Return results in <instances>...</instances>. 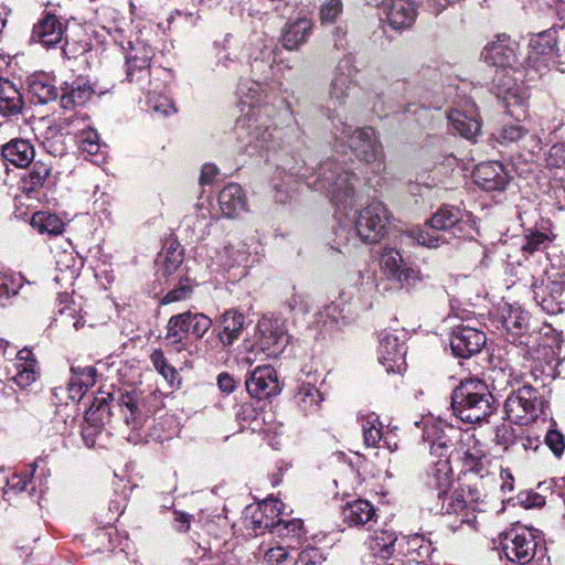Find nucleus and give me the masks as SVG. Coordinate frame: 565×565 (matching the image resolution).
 Instances as JSON below:
<instances>
[{
    "instance_id": "nucleus-1",
    "label": "nucleus",
    "mask_w": 565,
    "mask_h": 565,
    "mask_svg": "<svg viewBox=\"0 0 565 565\" xmlns=\"http://www.w3.org/2000/svg\"><path fill=\"white\" fill-rule=\"evenodd\" d=\"M292 174L305 179L308 188L324 192L338 209L347 212L353 207L355 202L354 184L359 182V178L345 170L337 160H326L309 175L299 170Z\"/></svg>"
},
{
    "instance_id": "nucleus-2",
    "label": "nucleus",
    "mask_w": 565,
    "mask_h": 565,
    "mask_svg": "<svg viewBox=\"0 0 565 565\" xmlns=\"http://www.w3.org/2000/svg\"><path fill=\"white\" fill-rule=\"evenodd\" d=\"M470 214L454 205H443L422 226L409 232L419 245L437 248L449 244L452 237L465 234Z\"/></svg>"
},
{
    "instance_id": "nucleus-3",
    "label": "nucleus",
    "mask_w": 565,
    "mask_h": 565,
    "mask_svg": "<svg viewBox=\"0 0 565 565\" xmlns=\"http://www.w3.org/2000/svg\"><path fill=\"white\" fill-rule=\"evenodd\" d=\"M451 409L465 423H481L495 411L494 397L483 381L466 379L451 393Z\"/></svg>"
},
{
    "instance_id": "nucleus-4",
    "label": "nucleus",
    "mask_w": 565,
    "mask_h": 565,
    "mask_svg": "<svg viewBox=\"0 0 565 565\" xmlns=\"http://www.w3.org/2000/svg\"><path fill=\"white\" fill-rule=\"evenodd\" d=\"M271 105L259 106L257 113L241 115L236 120V129L246 131L245 151L249 156L276 150L280 147V130L271 122Z\"/></svg>"
},
{
    "instance_id": "nucleus-5",
    "label": "nucleus",
    "mask_w": 565,
    "mask_h": 565,
    "mask_svg": "<svg viewBox=\"0 0 565 565\" xmlns=\"http://www.w3.org/2000/svg\"><path fill=\"white\" fill-rule=\"evenodd\" d=\"M340 134L337 135L338 139L347 141L349 148L355 157L365 163L373 164V171L380 173L384 171V154L379 136L373 128H352L345 122H342Z\"/></svg>"
},
{
    "instance_id": "nucleus-6",
    "label": "nucleus",
    "mask_w": 565,
    "mask_h": 565,
    "mask_svg": "<svg viewBox=\"0 0 565 565\" xmlns=\"http://www.w3.org/2000/svg\"><path fill=\"white\" fill-rule=\"evenodd\" d=\"M545 404L546 401L540 388L526 381L508 396L504 411L511 422L525 425L534 422L544 413Z\"/></svg>"
},
{
    "instance_id": "nucleus-7",
    "label": "nucleus",
    "mask_w": 565,
    "mask_h": 565,
    "mask_svg": "<svg viewBox=\"0 0 565 565\" xmlns=\"http://www.w3.org/2000/svg\"><path fill=\"white\" fill-rule=\"evenodd\" d=\"M391 214L380 201H373L359 214L355 223L358 236L365 243H377L386 234Z\"/></svg>"
},
{
    "instance_id": "nucleus-8",
    "label": "nucleus",
    "mask_w": 565,
    "mask_h": 565,
    "mask_svg": "<svg viewBox=\"0 0 565 565\" xmlns=\"http://www.w3.org/2000/svg\"><path fill=\"white\" fill-rule=\"evenodd\" d=\"M503 327L509 333V341L511 342V349L509 354L522 355L523 360L530 361L534 359V352L532 350L534 339L525 334L529 329V316L527 312L521 309H510L508 315L503 317Z\"/></svg>"
},
{
    "instance_id": "nucleus-9",
    "label": "nucleus",
    "mask_w": 565,
    "mask_h": 565,
    "mask_svg": "<svg viewBox=\"0 0 565 565\" xmlns=\"http://www.w3.org/2000/svg\"><path fill=\"white\" fill-rule=\"evenodd\" d=\"M500 545L510 562L525 565L533 559L537 543L531 530L515 526L501 534Z\"/></svg>"
},
{
    "instance_id": "nucleus-10",
    "label": "nucleus",
    "mask_w": 565,
    "mask_h": 565,
    "mask_svg": "<svg viewBox=\"0 0 565 565\" xmlns=\"http://www.w3.org/2000/svg\"><path fill=\"white\" fill-rule=\"evenodd\" d=\"M115 411H118L122 415L127 426H130L132 429L141 427L143 416L137 405L136 398L130 394L120 395L117 399L110 397L109 403L106 398H96L87 413V420H90L94 415H97L102 420L105 415L107 417L113 416Z\"/></svg>"
},
{
    "instance_id": "nucleus-11",
    "label": "nucleus",
    "mask_w": 565,
    "mask_h": 565,
    "mask_svg": "<svg viewBox=\"0 0 565 565\" xmlns=\"http://www.w3.org/2000/svg\"><path fill=\"white\" fill-rule=\"evenodd\" d=\"M212 326V320L199 312L179 315V353L188 351L190 355L199 351L198 340L203 338Z\"/></svg>"
},
{
    "instance_id": "nucleus-12",
    "label": "nucleus",
    "mask_w": 565,
    "mask_h": 565,
    "mask_svg": "<svg viewBox=\"0 0 565 565\" xmlns=\"http://www.w3.org/2000/svg\"><path fill=\"white\" fill-rule=\"evenodd\" d=\"M356 73L358 70L351 60L344 58L338 63L329 88V105L333 107V113L328 115L329 118L335 119L340 117L338 109L345 105Z\"/></svg>"
},
{
    "instance_id": "nucleus-13",
    "label": "nucleus",
    "mask_w": 565,
    "mask_h": 565,
    "mask_svg": "<svg viewBox=\"0 0 565 565\" xmlns=\"http://www.w3.org/2000/svg\"><path fill=\"white\" fill-rule=\"evenodd\" d=\"M515 68H495L492 76V90L495 96L510 105H522L529 98V93L522 82L515 76Z\"/></svg>"
},
{
    "instance_id": "nucleus-14",
    "label": "nucleus",
    "mask_w": 565,
    "mask_h": 565,
    "mask_svg": "<svg viewBox=\"0 0 565 565\" xmlns=\"http://www.w3.org/2000/svg\"><path fill=\"white\" fill-rule=\"evenodd\" d=\"M377 359L387 373H401L405 369L406 350L404 343L391 331H382L379 335Z\"/></svg>"
},
{
    "instance_id": "nucleus-15",
    "label": "nucleus",
    "mask_w": 565,
    "mask_h": 565,
    "mask_svg": "<svg viewBox=\"0 0 565 565\" xmlns=\"http://www.w3.org/2000/svg\"><path fill=\"white\" fill-rule=\"evenodd\" d=\"M381 264L384 274L401 286H412L422 280L420 270L407 265L401 253L394 248L385 249Z\"/></svg>"
},
{
    "instance_id": "nucleus-16",
    "label": "nucleus",
    "mask_w": 565,
    "mask_h": 565,
    "mask_svg": "<svg viewBox=\"0 0 565 565\" xmlns=\"http://www.w3.org/2000/svg\"><path fill=\"white\" fill-rule=\"evenodd\" d=\"M519 43L507 34H500L497 40L484 49V61L495 68H515L519 61Z\"/></svg>"
},
{
    "instance_id": "nucleus-17",
    "label": "nucleus",
    "mask_w": 565,
    "mask_h": 565,
    "mask_svg": "<svg viewBox=\"0 0 565 565\" xmlns=\"http://www.w3.org/2000/svg\"><path fill=\"white\" fill-rule=\"evenodd\" d=\"M534 299L548 315H557L565 306V281L558 278L547 277L546 284L537 286L533 284Z\"/></svg>"
},
{
    "instance_id": "nucleus-18",
    "label": "nucleus",
    "mask_w": 565,
    "mask_h": 565,
    "mask_svg": "<svg viewBox=\"0 0 565 565\" xmlns=\"http://www.w3.org/2000/svg\"><path fill=\"white\" fill-rule=\"evenodd\" d=\"M520 425L514 427L512 422H504L495 428L494 441L501 446L503 450H511L520 454L529 449H536L539 440L525 435V430Z\"/></svg>"
},
{
    "instance_id": "nucleus-19",
    "label": "nucleus",
    "mask_w": 565,
    "mask_h": 565,
    "mask_svg": "<svg viewBox=\"0 0 565 565\" xmlns=\"http://www.w3.org/2000/svg\"><path fill=\"white\" fill-rule=\"evenodd\" d=\"M282 503L277 499H266L255 507H248L246 510L247 526L262 531H274L277 523L280 521Z\"/></svg>"
},
{
    "instance_id": "nucleus-20",
    "label": "nucleus",
    "mask_w": 565,
    "mask_h": 565,
    "mask_svg": "<svg viewBox=\"0 0 565 565\" xmlns=\"http://www.w3.org/2000/svg\"><path fill=\"white\" fill-rule=\"evenodd\" d=\"M486 334L468 326H458L450 337V348L455 355L467 359L481 351L486 344Z\"/></svg>"
},
{
    "instance_id": "nucleus-21",
    "label": "nucleus",
    "mask_w": 565,
    "mask_h": 565,
    "mask_svg": "<svg viewBox=\"0 0 565 565\" xmlns=\"http://www.w3.org/2000/svg\"><path fill=\"white\" fill-rule=\"evenodd\" d=\"M246 390L250 396L263 399L279 393L276 371L270 365L257 366L246 379Z\"/></svg>"
},
{
    "instance_id": "nucleus-22",
    "label": "nucleus",
    "mask_w": 565,
    "mask_h": 565,
    "mask_svg": "<svg viewBox=\"0 0 565 565\" xmlns=\"http://www.w3.org/2000/svg\"><path fill=\"white\" fill-rule=\"evenodd\" d=\"M472 179L484 191H502L509 181L504 167L498 161L479 163L472 172Z\"/></svg>"
},
{
    "instance_id": "nucleus-23",
    "label": "nucleus",
    "mask_w": 565,
    "mask_h": 565,
    "mask_svg": "<svg viewBox=\"0 0 565 565\" xmlns=\"http://www.w3.org/2000/svg\"><path fill=\"white\" fill-rule=\"evenodd\" d=\"M237 97L239 99V107L242 115H248L250 113H257L259 106L269 105L268 103H262L266 94V86L252 78H243L239 81L237 86Z\"/></svg>"
},
{
    "instance_id": "nucleus-24",
    "label": "nucleus",
    "mask_w": 565,
    "mask_h": 565,
    "mask_svg": "<svg viewBox=\"0 0 565 565\" xmlns=\"http://www.w3.org/2000/svg\"><path fill=\"white\" fill-rule=\"evenodd\" d=\"M25 107L20 88L8 78H0V115L8 119L18 118Z\"/></svg>"
},
{
    "instance_id": "nucleus-25",
    "label": "nucleus",
    "mask_w": 565,
    "mask_h": 565,
    "mask_svg": "<svg viewBox=\"0 0 565 565\" xmlns=\"http://www.w3.org/2000/svg\"><path fill=\"white\" fill-rule=\"evenodd\" d=\"M64 28L55 14L46 13L32 30L31 40L45 47H51L62 41Z\"/></svg>"
},
{
    "instance_id": "nucleus-26",
    "label": "nucleus",
    "mask_w": 565,
    "mask_h": 565,
    "mask_svg": "<svg viewBox=\"0 0 565 565\" xmlns=\"http://www.w3.org/2000/svg\"><path fill=\"white\" fill-rule=\"evenodd\" d=\"M424 440L428 443L430 454L439 459L437 462L440 466L438 471L446 470L445 477H447L449 470L447 458L450 448L454 446L452 439L444 431H440L438 426L433 425L425 428Z\"/></svg>"
},
{
    "instance_id": "nucleus-27",
    "label": "nucleus",
    "mask_w": 565,
    "mask_h": 565,
    "mask_svg": "<svg viewBox=\"0 0 565 565\" xmlns=\"http://www.w3.org/2000/svg\"><path fill=\"white\" fill-rule=\"evenodd\" d=\"M217 201L222 214L227 217H236L247 209L245 192L237 183L225 185L220 191Z\"/></svg>"
},
{
    "instance_id": "nucleus-28",
    "label": "nucleus",
    "mask_w": 565,
    "mask_h": 565,
    "mask_svg": "<svg viewBox=\"0 0 565 565\" xmlns=\"http://www.w3.org/2000/svg\"><path fill=\"white\" fill-rule=\"evenodd\" d=\"M342 518L350 526H364L376 522V510L370 501L358 499L342 508Z\"/></svg>"
},
{
    "instance_id": "nucleus-29",
    "label": "nucleus",
    "mask_w": 565,
    "mask_h": 565,
    "mask_svg": "<svg viewBox=\"0 0 565 565\" xmlns=\"http://www.w3.org/2000/svg\"><path fill=\"white\" fill-rule=\"evenodd\" d=\"M386 17L393 29L409 28L417 15V10L412 0H391L386 3Z\"/></svg>"
},
{
    "instance_id": "nucleus-30",
    "label": "nucleus",
    "mask_w": 565,
    "mask_h": 565,
    "mask_svg": "<svg viewBox=\"0 0 565 565\" xmlns=\"http://www.w3.org/2000/svg\"><path fill=\"white\" fill-rule=\"evenodd\" d=\"M1 154L6 162L17 168H25L33 161L35 150L29 140L13 139L2 146Z\"/></svg>"
},
{
    "instance_id": "nucleus-31",
    "label": "nucleus",
    "mask_w": 565,
    "mask_h": 565,
    "mask_svg": "<svg viewBox=\"0 0 565 565\" xmlns=\"http://www.w3.org/2000/svg\"><path fill=\"white\" fill-rule=\"evenodd\" d=\"M312 22L308 18H298L288 22L282 31L281 43L285 49L292 51L306 43L311 34Z\"/></svg>"
},
{
    "instance_id": "nucleus-32",
    "label": "nucleus",
    "mask_w": 565,
    "mask_h": 565,
    "mask_svg": "<svg viewBox=\"0 0 565 565\" xmlns=\"http://www.w3.org/2000/svg\"><path fill=\"white\" fill-rule=\"evenodd\" d=\"M94 94L93 87L85 78H76L63 88L61 105L63 108H72L85 105Z\"/></svg>"
},
{
    "instance_id": "nucleus-33",
    "label": "nucleus",
    "mask_w": 565,
    "mask_h": 565,
    "mask_svg": "<svg viewBox=\"0 0 565 565\" xmlns=\"http://www.w3.org/2000/svg\"><path fill=\"white\" fill-rule=\"evenodd\" d=\"M31 102L47 104L57 98L58 93L52 79L44 74L32 75L28 81Z\"/></svg>"
},
{
    "instance_id": "nucleus-34",
    "label": "nucleus",
    "mask_w": 565,
    "mask_h": 565,
    "mask_svg": "<svg viewBox=\"0 0 565 565\" xmlns=\"http://www.w3.org/2000/svg\"><path fill=\"white\" fill-rule=\"evenodd\" d=\"M242 50L241 41L231 34H226L222 49L217 53L216 67L234 72L237 71L241 65Z\"/></svg>"
},
{
    "instance_id": "nucleus-35",
    "label": "nucleus",
    "mask_w": 565,
    "mask_h": 565,
    "mask_svg": "<svg viewBox=\"0 0 565 565\" xmlns=\"http://www.w3.org/2000/svg\"><path fill=\"white\" fill-rule=\"evenodd\" d=\"M556 44V31L553 29L533 35L529 43L531 60L536 61L539 55L545 58H553Z\"/></svg>"
},
{
    "instance_id": "nucleus-36",
    "label": "nucleus",
    "mask_w": 565,
    "mask_h": 565,
    "mask_svg": "<svg viewBox=\"0 0 565 565\" xmlns=\"http://www.w3.org/2000/svg\"><path fill=\"white\" fill-rule=\"evenodd\" d=\"M245 326V317L237 311H226L221 319L220 340L224 345L232 344L238 339Z\"/></svg>"
},
{
    "instance_id": "nucleus-37",
    "label": "nucleus",
    "mask_w": 565,
    "mask_h": 565,
    "mask_svg": "<svg viewBox=\"0 0 565 565\" xmlns=\"http://www.w3.org/2000/svg\"><path fill=\"white\" fill-rule=\"evenodd\" d=\"M448 120L452 129L467 139H472L480 131V122L473 116H469L461 110H450Z\"/></svg>"
},
{
    "instance_id": "nucleus-38",
    "label": "nucleus",
    "mask_w": 565,
    "mask_h": 565,
    "mask_svg": "<svg viewBox=\"0 0 565 565\" xmlns=\"http://www.w3.org/2000/svg\"><path fill=\"white\" fill-rule=\"evenodd\" d=\"M274 531L281 537L284 545L294 544L297 546V550L301 546V541L305 537L303 522L301 519L285 521L280 518Z\"/></svg>"
},
{
    "instance_id": "nucleus-39",
    "label": "nucleus",
    "mask_w": 565,
    "mask_h": 565,
    "mask_svg": "<svg viewBox=\"0 0 565 565\" xmlns=\"http://www.w3.org/2000/svg\"><path fill=\"white\" fill-rule=\"evenodd\" d=\"M295 402L306 415L315 414L320 408L322 396L315 385L307 383L299 386Z\"/></svg>"
},
{
    "instance_id": "nucleus-40",
    "label": "nucleus",
    "mask_w": 565,
    "mask_h": 565,
    "mask_svg": "<svg viewBox=\"0 0 565 565\" xmlns=\"http://www.w3.org/2000/svg\"><path fill=\"white\" fill-rule=\"evenodd\" d=\"M52 171L51 163L38 160L33 163L29 173L22 179V188L25 192H35L43 188Z\"/></svg>"
},
{
    "instance_id": "nucleus-41",
    "label": "nucleus",
    "mask_w": 565,
    "mask_h": 565,
    "mask_svg": "<svg viewBox=\"0 0 565 565\" xmlns=\"http://www.w3.org/2000/svg\"><path fill=\"white\" fill-rule=\"evenodd\" d=\"M459 444L463 463L483 460L482 458L487 455L484 446L476 438L473 433H460Z\"/></svg>"
},
{
    "instance_id": "nucleus-42",
    "label": "nucleus",
    "mask_w": 565,
    "mask_h": 565,
    "mask_svg": "<svg viewBox=\"0 0 565 565\" xmlns=\"http://www.w3.org/2000/svg\"><path fill=\"white\" fill-rule=\"evenodd\" d=\"M149 56L129 53L126 57V77L130 83L142 82L149 77Z\"/></svg>"
},
{
    "instance_id": "nucleus-43",
    "label": "nucleus",
    "mask_w": 565,
    "mask_h": 565,
    "mask_svg": "<svg viewBox=\"0 0 565 565\" xmlns=\"http://www.w3.org/2000/svg\"><path fill=\"white\" fill-rule=\"evenodd\" d=\"M257 330L260 337L256 343L262 353H265L273 347L277 345L285 334L277 324H274L270 321L259 322Z\"/></svg>"
},
{
    "instance_id": "nucleus-44",
    "label": "nucleus",
    "mask_w": 565,
    "mask_h": 565,
    "mask_svg": "<svg viewBox=\"0 0 565 565\" xmlns=\"http://www.w3.org/2000/svg\"><path fill=\"white\" fill-rule=\"evenodd\" d=\"M31 224L40 233H47L50 235H58L64 230V223L60 217L46 212H36L32 216Z\"/></svg>"
},
{
    "instance_id": "nucleus-45",
    "label": "nucleus",
    "mask_w": 565,
    "mask_h": 565,
    "mask_svg": "<svg viewBox=\"0 0 565 565\" xmlns=\"http://www.w3.org/2000/svg\"><path fill=\"white\" fill-rule=\"evenodd\" d=\"M445 488H447L449 486L448 476L445 477ZM438 498L443 499L441 510L447 514L459 513L460 511L469 508L465 493H461L460 490H456L447 497L446 489H441L438 492Z\"/></svg>"
},
{
    "instance_id": "nucleus-46",
    "label": "nucleus",
    "mask_w": 565,
    "mask_h": 565,
    "mask_svg": "<svg viewBox=\"0 0 565 565\" xmlns=\"http://www.w3.org/2000/svg\"><path fill=\"white\" fill-rule=\"evenodd\" d=\"M397 536L394 532L376 531L372 539L371 548L382 558H388L394 553Z\"/></svg>"
},
{
    "instance_id": "nucleus-47",
    "label": "nucleus",
    "mask_w": 565,
    "mask_h": 565,
    "mask_svg": "<svg viewBox=\"0 0 565 565\" xmlns=\"http://www.w3.org/2000/svg\"><path fill=\"white\" fill-rule=\"evenodd\" d=\"M551 237L543 232L527 230L523 237L521 249L523 253L533 254L545 250L551 244Z\"/></svg>"
},
{
    "instance_id": "nucleus-48",
    "label": "nucleus",
    "mask_w": 565,
    "mask_h": 565,
    "mask_svg": "<svg viewBox=\"0 0 565 565\" xmlns=\"http://www.w3.org/2000/svg\"><path fill=\"white\" fill-rule=\"evenodd\" d=\"M382 427L377 415L370 414L362 417L363 438L367 447H375L381 441Z\"/></svg>"
},
{
    "instance_id": "nucleus-49",
    "label": "nucleus",
    "mask_w": 565,
    "mask_h": 565,
    "mask_svg": "<svg viewBox=\"0 0 565 565\" xmlns=\"http://www.w3.org/2000/svg\"><path fill=\"white\" fill-rule=\"evenodd\" d=\"M553 58H545L542 55L537 56L536 61L531 60V53L527 54L525 75L529 81H536L542 78L548 73L551 62Z\"/></svg>"
},
{
    "instance_id": "nucleus-50",
    "label": "nucleus",
    "mask_w": 565,
    "mask_h": 565,
    "mask_svg": "<svg viewBox=\"0 0 565 565\" xmlns=\"http://www.w3.org/2000/svg\"><path fill=\"white\" fill-rule=\"evenodd\" d=\"M539 119V126L542 132L554 131L562 125V119L558 118V109L555 106L541 109L535 114Z\"/></svg>"
},
{
    "instance_id": "nucleus-51",
    "label": "nucleus",
    "mask_w": 565,
    "mask_h": 565,
    "mask_svg": "<svg viewBox=\"0 0 565 565\" xmlns=\"http://www.w3.org/2000/svg\"><path fill=\"white\" fill-rule=\"evenodd\" d=\"M527 130L519 122H511L502 126L497 132V139L501 143H513L525 137Z\"/></svg>"
},
{
    "instance_id": "nucleus-52",
    "label": "nucleus",
    "mask_w": 565,
    "mask_h": 565,
    "mask_svg": "<svg viewBox=\"0 0 565 565\" xmlns=\"http://www.w3.org/2000/svg\"><path fill=\"white\" fill-rule=\"evenodd\" d=\"M297 551L294 544L278 545L265 552L264 562L267 565H279L291 556V553Z\"/></svg>"
},
{
    "instance_id": "nucleus-53",
    "label": "nucleus",
    "mask_w": 565,
    "mask_h": 565,
    "mask_svg": "<svg viewBox=\"0 0 565 565\" xmlns=\"http://www.w3.org/2000/svg\"><path fill=\"white\" fill-rule=\"evenodd\" d=\"M151 361L166 382L172 385L175 379V370L172 365L167 363L163 353L160 350H154L151 354Z\"/></svg>"
},
{
    "instance_id": "nucleus-54",
    "label": "nucleus",
    "mask_w": 565,
    "mask_h": 565,
    "mask_svg": "<svg viewBox=\"0 0 565 565\" xmlns=\"http://www.w3.org/2000/svg\"><path fill=\"white\" fill-rule=\"evenodd\" d=\"M79 148L88 154H96L99 151V136L94 129L83 130L79 135Z\"/></svg>"
},
{
    "instance_id": "nucleus-55",
    "label": "nucleus",
    "mask_w": 565,
    "mask_h": 565,
    "mask_svg": "<svg viewBox=\"0 0 565 565\" xmlns=\"http://www.w3.org/2000/svg\"><path fill=\"white\" fill-rule=\"evenodd\" d=\"M342 1L341 0H329L321 6L320 9V21L321 24H332L335 19L342 13Z\"/></svg>"
},
{
    "instance_id": "nucleus-56",
    "label": "nucleus",
    "mask_w": 565,
    "mask_h": 565,
    "mask_svg": "<svg viewBox=\"0 0 565 565\" xmlns=\"http://www.w3.org/2000/svg\"><path fill=\"white\" fill-rule=\"evenodd\" d=\"M18 372L13 376V382L21 388L30 386L36 381L38 371L36 366L29 364V366L17 365Z\"/></svg>"
},
{
    "instance_id": "nucleus-57",
    "label": "nucleus",
    "mask_w": 565,
    "mask_h": 565,
    "mask_svg": "<svg viewBox=\"0 0 565 565\" xmlns=\"http://www.w3.org/2000/svg\"><path fill=\"white\" fill-rule=\"evenodd\" d=\"M153 111L160 117L173 115L177 109L171 98L167 96H158L150 99Z\"/></svg>"
},
{
    "instance_id": "nucleus-58",
    "label": "nucleus",
    "mask_w": 565,
    "mask_h": 565,
    "mask_svg": "<svg viewBox=\"0 0 565 565\" xmlns=\"http://www.w3.org/2000/svg\"><path fill=\"white\" fill-rule=\"evenodd\" d=\"M546 163L551 168H565V142L555 143L551 147Z\"/></svg>"
},
{
    "instance_id": "nucleus-59",
    "label": "nucleus",
    "mask_w": 565,
    "mask_h": 565,
    "mask_svg": "<svg viewBox=\"0 0 565 565\" xmlns=\"http://www.w3.org/2000/svg\"><path fill=\"white\" fill-rule=\"evenodd\" d=\"M71 371L82 381V386L92 387L95 384L96 369L94 366H72Z\"/></svg>"
},
{
    "instance_id": "nucleus-60",
    "label": "nucleus",
    "mask_w": 565,
    "mask_h": 565,
    "mask_svg": "<svg viewBox=\"0 0 565 565\" xmlns=\"http://www.w3.org/2000/svg\"><path fill=\"white\" fill-rule=\"evenodd\" d=\"M459 490L461 493H465L468 507L483 501V499L487 497L484 488L482 487L480 489L477 483L467 484L461 487Z\"/></svg>"
},
{
    "instance_id": "nucleus-61",
    "label": "nucleus",
    "mask_w": 565,
    "mask_h": 565,
    "mask_svg": "<svg viewBox=\"0 0 565 565\" xmlns=\"http://www.w3.org/2000/svg\"><path fill=\"white\" fill-rule=\"evenodd\" d=\"M323 557L319 548L306 547L299 554L297 563L301 565H316L322 562Z\"/></svg>"
},
{
    "instance_id": "nucleus-62",
    "label": "nucleus",
    "mask_w": 565,
    "mask_h": 565,
    "mask_svg": "<svg viewBox=\"0 0 565 565\" xmlns=\"http://www.w3.org/2000/svg\"><path fill=\"white\" fill-rule=\"evenodd\" d=\"M351 232H352V230L347 226H339L334 231L335 237L333 239V245H331L330 248L332 250L343 253V248L347 247L349 244Z\"/></svg>"
},
{
    "instance_id": "nucleus-63",
    "label": "nucleus",
    "mask_w": 565,
    "mask_h": 565,
    "mask_svg": "<svg viewBox=\"0 0 565 565\" xmlns=\"http://www.w3.org/2000/svg\"><path fill=\"white\" fill-rule=\"evenodd\" d=\"M88 388L89 387L82 386V381L72 374L67 385L68 398L72 401H79Z\"/></svg>"
},
{
    "instance_id": "nucleus-64",
    "label": "nucleus",
    "mask_w": 565,
    "mask_h": 565,
    "mask_svg": "<svg viewBox=\"0 0 565 565\" xmlns=\"http://www.w3.org/2000/svg\"><path fill=\"white\" fill-rule=\"evenodd\" d=\"M546 444L551 448V450L556 455L561 456L563 454L565 444L564 437L561 433L556 430H551L547 433L545 437Z\"/></svg>"
}]
</instances>
